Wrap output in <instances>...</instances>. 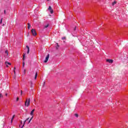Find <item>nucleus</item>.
Returning <instances> with one entry per match:
<instances>
[{"label":"nucleus","mask_w":128,"mask_h":128,"mask_svg":"<svg viewBox=\"0 0 128 128\" xmlns=\"http://www.w3.org/2000/svg\"><path fill=\"white\" fill-rule=\"evenodd\" d=\"M30 104V98L26 99V101L25 102V106H28Z\"/></svg>","instance_id":"obj_1"},{"label":"nucleus","mask_w":128,"mask_h":128,"mask_svg":"<svg viewBox=\"0 0 128 128\" xmlns=\"http://www.w3.org/2000/svg\"><path fill=\"white\" fill-rule=\"evenodd\" d=\"M31 32H32V36H36V30L32 29L31 30Z\"/></svg>","instance_id":"obj_2"},{"label":"nucleus","mask_w":128,"mask_h":128,"mask_svg":"<svg viewBox=\"0 0 128 128\" xmlns=\"http://www.w3.org/2000/svg\"><path fill=\"white\" fill-rule=\"evenodd\" d=\"M106 62H109V64H112L114 62V60L110 59H106Z\"/></svg>","instance_id":"obj_3"},{"label":"nucleus","mask_w":128,"mask_h":128,"mask_svg":"<svg viewBox=\"0 0 128 128\" xmlns=\"http://www.w3.org/2000/svg\"><path fill=\"white\" fill-rule=\"evenodd\" d=\"M48 10H50V14H54V10L52 8V6H49V8H48Z\"/></svg>","instance_id":"obj_4"},{"label":"nucleus","mask_w":128,"mask_h":128,"mask_svg":"<svg viewBox=\"0 0 128 128\" xmlns=\"http://www.w3.org/2000/svg\"><path fill=\"white\" fill-rule=\"evenodd\" d=\"M48 58H50V54H48L46 58V60L44 61V62H48Z\"/></svg>","instance_id":"obj_5"},{"label":"nucleus","mask_w":128,"mask_h":128,"mask_svg":"<svg viewBox=\"0 0 128 128\" xmlns=\"http://www.w3.org/2000/svg\"><path fill=\"white\" fill-rule=\"evenodd\" d=\"M28 120H30V118H27L24 121V124H23V125L22 126L21 128H24V124H26V122H28Z\"/></svg>","instance_id":"obj_6"},{"label":"nucleus","mask_w":128,"mask_h":128,"mask_svg":"<svg viewBox=\"0 0 128 128\" xmlns=\"http://www.w3.org/2000/svg\"><path fill=\"white\" fill-rule=\"evenodd\" d=\"M6 66L7 68H8V64H9V66H10L11 64L8 62H6Z\"/></svg>","instance_id":"obj_7"},{"label":"nucleus","mask_w":128,"mask_h":128,"mask_svg":"<svg viewBox=\"0 0 128 128\" xmlns=\"http://www.w3.org/2000/svg\"><path fill=\"white\" fill-rule=\"evenodd\" d=\"M26 48L28 49L27 54H30V47L28 46H26Z\"/></svg>","instance_id":"obj_8"},{"label":"nucleus","mask_w":128,"mask_h":128,"mask_svg":"<svg viewBox=\"0 0 128 128\" xmlns=\"http://www.w3.org/2000/svg\"><path fill=\"white\" fill-rule=\"evenodd\" d=\"M34 109L32 110V111H31V112L30 114V116H34Z\"/></svg>","instance_id":"obj_9"},{"label":"nucleus","mask_w":128,"mask_h":128,"mask_svg":"<svg viewBox=\"0 0 128 128\" xmlns=\"http://www.w3.org/2000/svg\"><path fill=\"white\" fill-rule=\"evenodd\" d=\"M32 118H34V116H32V118H30V120L28 122V124H30V122H32Z\"/></svg>","instance_id":"obj_10"},{"label":"nucleus","mask_w":128,"mask_h":128,"mask_svg":"<svg viewBox=\"0 0 128 128\" xmlns=\"http://www.w3.org/2000/svg\"><path fill=\"white\" fill-rule=\"evenodd\" d=\"M116 4V1H114V2H113L112 3V6H114Z\"/></svg>","instance_id":"obj_11"},{"label":"nucleus","mask_w":128,"mask_h":128,"mask_svg":"<svg viewBox=\"0 0 128 128\" xmlns=\"http://www.w3.org/2000/svg\"><path fill=\"white\" fill-rule=\"evenodd\" d=\"M48 26H49V24H47L46 25H45V26H44V28H48Z\"/></svg>","instance_id":"obj_12"},{"label":"nucleus","mask_w":128,"mask_h":128,"mask_svg":"<svg viewBox=\"0 0 128 128\" xmlns=\"http://www.w3.org/2000/svg\"><path fill=\"white\" fill-rule=\"evenodd\" d=\"M36 78H38V73H36V74H35V80H36Z\"/></svg>","instance_id":"obj_13"},{"label":"nucleus","mask_w":128,"mask_h":128,"mask_svg":"<svg viewBox=\"0 0 128 128\" xmlns=\"http://www.w3.org/2000/svg\"><path fill=\"white\" fill-rule=\"evenodd\" d=\"M5 54H6V56H8V50H6Z\"/></svg>","instance_id":"obj_14"},{"label":"nucleus","mask_w":128,"mask_h":128,"mask_svg":"<svg viewBox=\"0 0 128 128\" xmlns=\"http://www.w3.org/2000/svg\"><path fill=\"white\" fill-rule=\"evenodd\" d=\"M24 58H26V54L23 55V60H24Z\"/></svg>","instance_id":"obj_15"},{"label":"nucleus","mask_w":128,"mask_h":128,"mask_svg":"<svg viewBox=\"0 0 128 128\" xmlns=\"http://www.w3.org/2000/svg\"><path fill=\"white\" fill-rule=\"evenodd\" d=\"M14 116H15L14 115L12 118V120H11L12 122V120H14Z\"/></svg>","instance_id":"obj_16"},{"label":"nucleus","mask_w":128,"mask_h":128,"mask_svg":"<svg viewBox=\"0 0 128 128\" xmlns=\"http://www.w3.org/2000/svg\"><path fill=\"white\" fill-rule=\"evenodd\" d=\"M30 24H28V28L30 30Z\"/></svg>","instance_id":"obj_17"},{"label":"nucleus","mask_w":128,"mask_h":128,"mask_svg":"<svg viewBox=\"0 0 128 128\" xmlns=\"http://www.w3.org/2000/svg\"><path fill=\"white\" fill-rule=\"evenodd\" d=\"M74 116H76V118H78V114H75Z\"/></svg>","instance_id":"obj_18"},{"label":"nucleus","mask_w":128,"mask_h":128,"mask_svg":"<svg viewBox=\"0 0 128 128\" xmlns=\"http://www.w3.org/2000/svg\"><path fill=\"white\" fill-rule=\"evenodd\" d=\"M22 66H23V68L24 67V62H23Z\"/></svg>","instance_id":"obj_19"},{"label":"nucleus","mask_w":128,"mask_h":128,"mask_svg":"<svg viewBox=\"0 0 128 128\" xmlns=\"http://www.w3.org/2000/svg\"><path fill=\"white\" fill-rule=\"evenodd\" d=\"M2 18L1 19L0 22V24H2Z\"/></svg>","instance_id":"obj_20"},{"label":"nucleus","mask_w":128,"mask_h":128,"mask_svg":"<svg viewBox=\"0 0 128 128\" xmlns=\"http://www.w3.org/2000/svg\"><path fill=\"white\" fill-rule=\"evenodd\" d=\"M16 70V68H14V74H16V70Z\"/></svg>","instance_id":"obj_21"},{"label":"nucleus","mask_w":128,"mask_h":128,"mask_svg":"<svg viewBox=\"0 0 128 128\" xmlns=\"http://www.w3.org/2000/svg\"><path fill=\"white\" fill-rule=\"evenodd\" d=\"M0 98H2V94H0Z\"/></svg>","instance_id":"obj_22"},{"label":"nucleus","mask_w":128,"mask_h":128,"mask_svg":"<svg viewBox=\"0 0 128 128\" xmlns=\"http://www.w3.org/2000/svg\"><path fill=\"white\" fill-rule=\"evenodd\" d=\"M65 38H64V37L62 38V40H64Z\"/></svg>","instance_id":"obj_23"},{"label":"nucleus","mask_w":128,"mask_h":128,"mask_svg":"<svg viewBox=\"0 0 128 128\" xmlns=\"http://www.w3.org/2000/svg\"><path fill=\"white\" fill-rule=\"evenodd\" d=\"M22 94V90H21V96Z\"/></svg>","instance_id":"obj_24"},{"label":"nucleus","mask_w":128,"mask_h":128,"mask_svg":"<svg viewBox=\"0 0 128 128\" xmlns=\"http://www.w3.org/2000/svg\"><path fill=\"white\" fill-rule=\"evenodd\" d=\"M19 100V98H17V99H16V101L18 102Z\"/></svg>","instance_id":"obj_25"},{"label":"nucleus","mask_w":128,"mask_h":128,"mask_svg":"<svg viewBox=\"0 0 128 128\" xmlns=\"http://www.w3.org/2000/svg\"><path fill=\"white\" fill-rule=\"evenodd\" d=\"M20 122V124H22V121L21 120Z\"/></svg>","instance_id":"obj_26"},{"label":"nucleus","mask_w":128,"mask_h":128,"mask_svg":"<svg viewBox=\"0 0 128 128\" xmlns=\"http://www.w3.org/2000/svg\"><path fill=\"white\" fill-rule=\"evenodd\" d=\"M24 72H26V69L24 70Z\"/></svg>","instance_id":"obj_27"},{"label":"nucleus","mask_w":128,"mask_h":128,"mask_svg":"<svg viewBox=\"0 0 128 128\" xmlns=\"http://www.w3.org/2000/svg\"><path fill=\"white\" fill-rule=\"evenodd\" d=\"M4 14H6V10H4Z\"/></svg>","instance_id":"obj_28"},{"label":"nucleus","mask_w":128,"mask_h":128,"mask_svg":"<svg viewBox=\"0 0 128 128\" xmlns=\"http://www.w3.org/2000/svg\"><path fill=\"white\" fill-rule=\"evenodd\" d=\"M45 82H44V86Z\"/></svg>","instance_id":"obj_29"},{"label":"nucleus","mask_w":128,"mask_h":128,"mask_svg":"<svg viewBox=\"0 0 128 128\" xmlns=\"http://www.w3.org/2000/svg\"><path fill=\"white\" fill-rule=\"evenodd\" d=\"M6 96H8V94H6Z\"/></svg>","instance_id":"obj_30"},{"label":"nucleus","mask_w":128,"mask_h":128,"mask_svg":"<svg viewBox=\"0 0 128 128\" xmlns=\"http://www.w3.org/2000/svg\"><path fill=\"white\" fill-rule=\"evenodd\" d=\"M50 0H47L48 2H49Z\"/></svg>","instance_id":"obj_31"},{"label":"nucleus","mask_w":128,"mask_h":128,"mask_svg":"<svg viewBox=\"0 0 128 128\" xmlns=\"http://www.w3.org/2000/svg\"><path fill=\"white\" fill-rule=\"evenodd\" d=\"M74 30H76V28L74 29Z\"/></svg>","instance_id":"obj_32"},{"label":"nucleus","mask_w":128,"mask_h":128,"mask_svg":"<svg viewBox=\"0 0 128 128\" xmlns=\"http://www.w3.org/2000/svg\"><path fill=\"white\" fill-rule=\"evenodd\" d=\"M57 46L58 47V45H57Z\"/></svg>","instance_id":"obj_33"}]
</instances>
